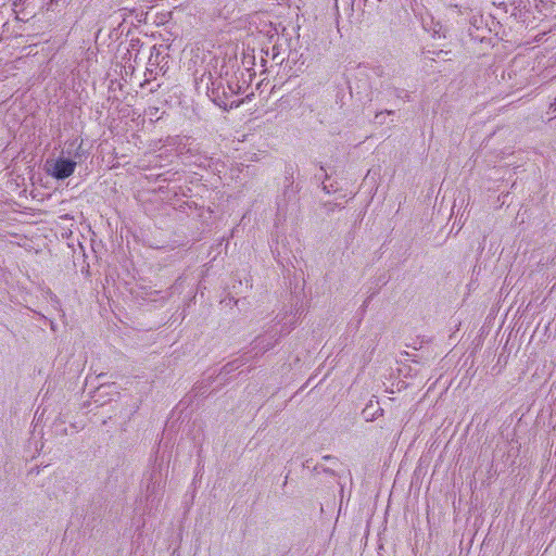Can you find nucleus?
Here are the masks:
<instances>
[{"instance_id": "nucleus-1", "label": "nucleus", "mask_w": 556, "mask_h": 556, "mask_svg": "<svg viewBox=\"0 0 556 556\" xmlns=\"http://www.w3.org/2000/svg\"><path fill=\"white\" fill-rule=\"evenodd\" d=\"M207 79V96L217 106L229 110L241 105L242 100L237 96L242 92L245 83L240 81L235 64L224 63L219 70L208 72Z\"/></svg>"}, {"instance_id": "nucleus-2", "label": "nucleus", "mask_w": 556, "mask_h": 556, "mask_svg": "<svg viewBox=\"0 0 556 556\" xmlns=\"http://www.w3.org/2000/svg\"><path fill=\"white\" fill-rule=\"evenodd\" d=\"M65 152L63 151L62 154ZM72 159L59 156L55 160H48L46 162V170L48 175L56 180H64L72 176L76 169L77 162L87 157V153L81 148V142L76 147L74 153L71 151L66 152Z\"/></svg>"}, {"instance_id": "nucleus-3", "label": "nucleus", "mask_w": 556, "mask_h": 556, "mask_svg": "<svg viewBox=\"0 0 556 556\" xmlns=\"http://www.w3.org/2000/svg\"><path fill=\"white\" fill-rule=\"evenodd\" d=\"M277 333L278 331L275 330V332L269 336L257 337L254 341V349H257L258 352H265L269 350L277 342Z\"/></svg>"}, {"instance_id": "nucleus-4", "label": "nucleus", "mask_w": 556, "mask_h": 556, "mask_svg": "<svg viewBox=\"0 0 556 556\" xmlns=\"http://www.w3.org/2000/svg\"><path fill=\"white\" fill-rule=\"evenodd\" d=\"M294 324H295V317L294 316H290L288 318V320L285 321L283 325L281 326V328L279 330L280 334L289 333L290 330L293 328Z\"/></svg>"}, {"instance_id": "nucleus-5", "label": "nucleus", "mask_w": 556, "mask_h": 556, "mask_svg": "<svg viewBox=\"0 0 556 556\" xmlns=\"http://www.w3.org/2000/svg\"><path fill=\"white\" fill-rule=\"evenodd\" d=\"M390 114H393V111L379 112L376 114L375 119L378 124H383L386 116L390 115Z\"/></svg>"}, {"instance_id": "nucleus-6", "label": "nucleus", "mask_w": 556, "mask_h": 556, "mask_svg": "<svg viewBox=\"0 0 556 556\" xmlns=\"http://www.w3.org/2000/svg\"><path fill=\"white\" fill-rule=\"evenodd\" d=\"M160 488H161V482L157 481V479H155V481L152 484H149L147 488V491L149 493L148 496H151L156 491V489H160Z\"/></svg>"}, {"instance_id": "nucleus-7", "label": "nucleus", "mask_w": 556, "mask_h": 556, "mask_svg": "<svg viewBox=\"0 0 556 556\" xmlns=\"http://www.w3.org/2000/svg\"><path fill=\"white\" fill-rule=\"evenodd\" d=\"M549 113L556 116V99L549 104Z\"/></svg>"}, {"instance_id": "nucleus-8", "label": "nucleus", "mask_w": 556, "mask_h": 556, "mask_svg": "<svg viewBox=\"0 0 556 556\" xmlns=\"http://www.w3.org/2000/svg\"><path fill=\"white\" fill-rule=\"evenodd\" d=\"M323 190L326 191L327 193L330 192L328 186L325 182H323Z\"/></svg>"}, {"instance_id": "nucleus-9", "label": "nucleus", "mask_w": 556, "mask_h": 556, "mask_svg": "<svg viewBox=\"0 0 556 556\" xmlns=\"http://www.w3.org/2000/svg\"><path fill=\"white\" fill-rule=\"evenodd\" d=\"M152 60H153V54H151V55H150V58H149V64H150V65H153V64H154V63H152Z\"/></svg>"}, {"instance_id": "nucleus-10", "label": "nucleus", "mask_w": 556, "mask_h": 556, "mask_svg": "<svg viewBox=\"0 0 556 556\" xmlns=\"http://www.w3.org/2000/svg\"><path fill=\"white\" fill-rule=\"evenodd\" d=\"M77 140H74L73 142L70 143V146H74L76 143Z\"/></svg>"}]
</instances>
